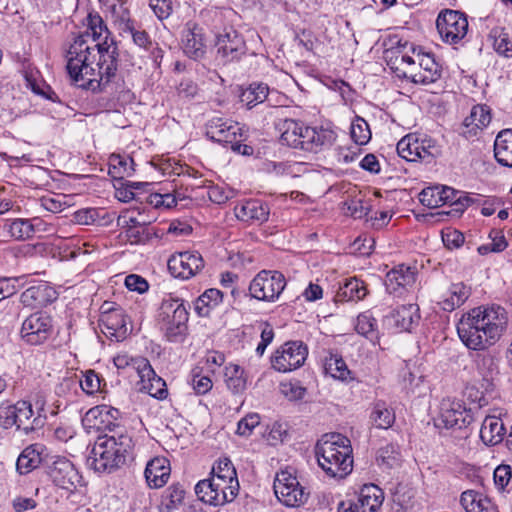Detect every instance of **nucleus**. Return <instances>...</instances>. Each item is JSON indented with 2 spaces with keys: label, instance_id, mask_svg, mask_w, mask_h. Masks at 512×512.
Instances as JSON below:
<instances>
[{
  "label": "nucleus",
  "instance_id": "dca6fc26",
  "mask_svg": "<svg viewBox=\"0 0 512 512\" xmlns=\"http://www.w3.org/2000/svg\"><path fill=\"white\" fill-rule=\"evenodd\" d=\"M472 420L471 410L467 409L462 402L451 399L442 400L438 417L439 427L462 429L467 427Z\"/></svg>",
  "mask_w": 512,
  "mask_h": 512
},
{
  "label": "nucleus",
  "instance_id": "bf43d9fd",
  "mask_svg": "<svg viewBox=\"0 0 512 512\" xmlns=\"http://www.w3.org/2000/svg\"><path fill=\"white\" fill-rule=\"evenodd\" d=\"M148 360L144 357H131L127 353L117 354L113 358V363L117 369H125L131 367L137 374L147 365Z\"/></svg>",
  "mask_w": 512,
  "mask_h": 512
},
{
  "label": "nucleus",
  "instance_id": "7c9ffc66",
  "mask_svg": "<svg viewBox=\"0 0 512 512\" xmlns=\"http://www.w3.org/2000/svg\"><path fill=\"white\" fill-rule=\"evenodd\" d=\"M477 373L486 382V387L493 385L499 375L498 359L489 352L477 353L475 356Z\"/></svg>",
  "mask_w": 512,
  "mask_h": 512
},
{
  "label": "nucleus",
  "instance_id": "393cba45",
  "mask_svg": "<svg viewBox=\"0 0 512 512\" xmlns=\"http://www.w3.org/2000/svg\"><path fill=\"white\" fill-rule=\"evenodd\" d=\"M170 462L166 457H154L148 461L144 471L147 485L152 489L162 488L169 480Z\"/></svg>",
  "mask_w": 512,
  "mask_h": 512
},
{
  "label": "nucleus",
  "instance_id": "4c0bfd02",
  "mask_svg": "<svg viewBox=\"0 0 512 512\" xmlns=\"http://www.w3.org/2000/svg\"><path fill=\"white\" fill-rule=\"evenodd\" d=\"M418 310L416 304L401 305L393 310L391 318L398 329L410 331L413 324L419 320Z\"/></svg>",
  "mask_w": 512,
  "mask_h": 512
},
{
  "label": "nucleus",
  "instance_id": "58836bf2",
  "mask_svg": "<svg viewBox=\"0 0 512 512\" xmlns=\"http://www.w3.org/2000/svg\"><path fill=\"white\" fill-rule=\"evenodd\" d=\"M395 412L383 400H377L373 403L370 413V420L373 425L379 429H388L395 422Z\"/></svg>",
  "mask_w": 512,
  "mask_h": 512
},
{
  "label": "nucleus",
  "instance_id": "f03ea898",
  "mask_svg": "<svg viewBox=\"0 0 512 512\" xmlns=\"http://www.w3.org/2000/svg\"><path fill=\"white\" fill-rule=\"evenodd\" d=\"M506 325L507 315L503 308L479 306L462 315L457 333L468 349L484 351L500 339Z\"/></svg>",
  "mask_w": 512,
  "mask_h": 512
},
{
  "label": "nucleus",
  "instance_id": "864d4df0",
  "mask_svg": "<svg viewBox=\"0 0 512 512\" xmlns=\"http://www.w3.org/2000/svg\"><path fill=\"white\" fill-rule=\"evenodd\" d=\"M355 329L373 342L378 339L377 321L369 311L357 316Z\"/></svg>",
  "mask_w": 512,
  "mask_h": 512
},
{
  "label": "nucleus",
  "instance_id": "5fc2aeb1",
  "mask_svg": "<svg viewBox=\"0 0 512 512\" xmlns=\"http://www.w3.org/2000/svg\"><path fill=\"white\" fill-rule=\"evenodd\" d=\"M351 139L359 146L367 144L371 139L368 123L360 116H356L350 127Z\"/></svg>",
  "mask_w": 512,
  "mask_h": 512
},
{
  "label": "nucleus",
  "instance_id": "e2e57ef3",
  "mask_svg": "<svg viewBox=\"0 0 512 512\" xmlns=\"http://www.w3.org/2000/svg\"><path fill=\"white\" fill-rule=\"evenodd\" d=\"M419 144V160H431L440 154L439 146L436 141L430 137H418Z\"/></svg>",
  "mask_w": 512,
  "mask_h": 512
},
{
  "label": "nucleus",
  "instance_id": "8fccbe9b",
  "mask_svg": "<svg viewBox=\"0 0 512 512\" xmlns=\"http://www.w3.org/2000/svg\"><path fill=\"white\" fill-rule=\"evenodd\" d=\"M111 12L114 22L118 25V28L122 33L136 25V21L131 18V13L126 6L125 0H117V4H112Z\"/></svg>",
  "mask_w": 512,
  "mask_h": 512
},
{
  "label": "nucleus",
  "instance_id": "9b49d317",
  "mask_svg": "<svg viewBox=\"0 0 512 512\" xmlns=\"http://www.w3.org/2000/svg\"><path fill=\"white\" fill-rule=\"evenodd\" d=\"M167 267L174 278L189 280L204 269L205 261L201 253L196 250L181 251L169 257Z\"/></svg>",
  "mask_w": 512,
  "mask_h": 512
},
{
  "label": "nucleus",
  "instance_id": "72a5a7b5",
  "mask_svg": "<svg viewBox=\"0 0 512 512\" xmlns=\"http://www.w3.org/2000/svg\"><path fill=\"white\" fill-rule=\"evenodd\" d=\"M494 156L500 165L512 168V129L498 133L494 142Z\"/></svg>",
  "mask_w": 512,
  "mask_h": 512
},
{
  "label": "nucleus",
  "instance_id": "a18cd8bd",
  "mask_svg": "<svg viewBox=\"0 0 512 512\" xmlns=\"http://www.w3.org/2000/svg\"><path fill=\"white\" fill-rule=\"evenodd\" d=\"M224 378L227 388L233 394L242 393L246 389L244 370L239 365L229 364L225 367Z\"/></svg>",
  "mask_w": 512,
  "mask_h": 512
},
{
  "label": "nucleus",
  "instance_id": "0eeeda50",
  "mask_svg": "<svg viewBox=\"0 0 512 512\" xmlns=\"http://www.w3.org/2000/svg\"><path fill=\"white\" fill-rule=\"evenodd\" d=\"M273 489L277 499L283 505L292 508L304 505L310 495L297 477L288 470H281L276 474Z\"/></svg>",
  "mask_w": 512,
  "mask_h": 512
},
{
  "label": "nucleus",
  "instance_id": "f3484780",
  "mask_svg": "<svg viewBox=\"0 0 512 512\" xmlns=\"http://www.w3.org/2000/svg\"><path fill=\"white\" fill-rule=\"evenodd\" d=\"M243 128L236 121L224 117H214L206 124V136L224 146L237 143Z\"/></svg>",
  "mask_w": 512,
  "mask_h": 512
},
{
  "label": "nucleus",
  "instance_id": "338daca9",
  "mask_svg": "<svg viewBox=\"0 0 512 512\" xmlns=\"http://www.w3.org/2000/svg\"><path fill=\"white\" fill-rule=\"evenodd\" d=\"M419 201L428 208H438L442 206L439 187H428L419 194Z\"/></svg>",
  "mask_w": 512,
  "mask_h": 512
},
{
  "label": "nucleus",
  "instance_id": "6e6552de",
  "mask_svg": "<svg viewBox=\"0 0 512 512\" xmlns=\"http://www.w3.org/2000/svg\"><path fill=\"white\" fill-rule=\"evenodd\" d=\"M467 15L458 10L444 9L436 19V28L442 41L449 45L459 44L468 33Z\"/></svg>",
  "mask_w": 512,
  "mask_h": 512
},
{
  "label": "nucleus",
  "instance_id": "a19ab883",
  "mask_svg": "<svg viewBox=\"0 0 512 512\" xmlns=\"http://www.w3.org/2000/svg\"><path fill=\"white\" fill-rule=\"evenodd\" d=\"M39 223L37 218L30 219H15L4 225V229L8 231L11 237L17 240H24L31 238L36 231V224Z\"/></svg>",
  "mask_w": 512,
  "mask_h": 512
},
{
  "label": "nucleus",
  "instance_id": "9d476101",
  "mask_svg": "<svg viewBox=\"0 0 512 512\" xmlns=\"http://www.w3.org/2000/svg\"><path fill=\"white\" fill-rule=\"evenodd\" d=\"M236 486L219 481L215 477L200 480L195 486L198 498L209 505L222 506L232 502L238 494Z\"/></svg>",
  "mask_w": 512,
  "mask_h": 512
},
{
  "label": "nucleus",
  "instance_id": "0e129e2a",
  "mask_svg": "<svg viewBox=\"0 0 512 512\" xmlns=\"http://www.w3.org/2000/svg\"><path fill=\"white\" fill-rule=\"evenodd\" d=\"M512 468L508 464H500L494 470V483L498 490L504 492L511 480Z\"/></svg>",
  "mask_w": 512,
  "mask_h": 512
},
{
  "label": "nucleus",
  "instance_id": "e433bc0d",
  "mask_svg": "<svg viewBox=\"0 0 512 512\" xmlns=\"http://www.w3.org/2000/svg\"><path fill=\"white\" fill-rule=\"evenodd\" d=\"M185 490L179 483H173L168 486L162 496L159 504L160 512H174L184 503Z\"/></svg>",
  "mask_w": 512,
  "mask_h": 512
},
{
  "label": "nucleus",
  "instance_id": "a211bd4d",
  "mask_svg": "<svg viewBox=\"0 0 512 512\" xmlns=\"http://www.w3.org/2000/svg\"><path fill=\"white\" fill-rule=\"evenodd\" d=\"M417 69L410 68L408 73L409 80L415 84L429 85L437 82L442 75V67L436 61L431 53L417 54Z\"/></svg>",
  "mask_w": 512,
  "mask_h": 512
},
{
  "label": "nucleus",
  "instance_id": "423d86ee",
  "mask_svg": "<svg viewBox=\"0 0 512 512\" xmlns=\"http://www.w3.org/2000/svg\"><path fill=\"white\" fill-rule=\"evenodd\" d=\"M285 276L277 270H261L252 279L249 285V293L252 298L275 302L286 287Z\"/></svg>",
  "mask_w": 512,
  "mask_h": 512
},
{
  "label": "nucleus",
  "instance_id": "cd10ccee",
  "mask_svg": "<svg viewBox=\"0 0 512 512\" xmlns=\"http://www.w3.org/2000/svg\"><path fill=\"white\" fill-rule=\"evenodd\" d=\"M17 414V429H22L25 434H28L38 428H41L45 423V415L38 412V415L33 419V409L30 402L18 401L15 404Z\"/></svg>",
  "mask_w": 512,
  "mask_h": 512
},
{
  "label": "nucleus",
  "instance_id": "b1692460",
  "mask_svg": "<svg viewBox=\"0 0 512 512\" xmlns=\"http://www.w3.org/2000/svg\"><path fill=\"white\" fill-rule=\"evenodd\" d=\"M384 501L383 490L375 484H365L358 495L357 501L347 500L356 507L354 512H379Z\"/></svg>",
  "mask_w": 512,
  "mask_h": 512
},
{
  "label": "nucleus",
  "instance_id": "09e8293b",
  "mask_svg": "<svg viewBox=\"0 0 512 512\" xmlns=\"http://www.w3.org/2000/svg\"><path fill=\"white\" fill-rule=\"evenodd\" d=\"M397 153L398 155L409 162H414L419 160V144L418 137L413 134H408L404 136L397 143Z\"/></svg>",
  "mask_w": 512,
  "mask_h": 512
},
{
  "label": "nucleus",
  "instance_id": "c9c22d12",
  "mask_svg": "<svg viewBox=\"0 0 512 512\" xmlns=\"http://www.w3.org/2000/svg\"><path fill=\"white\" fill-rule=\"evenodd\" d=\"M323 368L325 374L330 375L334 379L348 382L353 380L352 372L349 370L347 364L342 356L334 353H329L323 360Z\"/></svg>",
  "mask_w": 512,
  "mask_h": 512
},
{
  "label": "nucleus",
  "instance_id": "f8f14e48",
  "mask_svg": "<svg viewBox=\"0 0 512 512\" xmlns=\"http://www.w3.org/2000/svg\"><path fill=\"white\" fill-rule=\"evenodd\" d=\"M308 355V348L302 341H288L275 351L271 365L278 372H290L301 367Z\"/></svg>",
  "mask_w": 512,
  "mask_h": 512
},
{
  "label": "nucleus",
  "instance_id": "603ef678",
  "mask_svg": "<svg viewBox=\"0 0 512 512\" xmlns=\"http://www.w3.org/2000/svg\"><path fill=\"white\" fill-rule=\"evenodd\" d=\"M495 51L506 58L512 57V43L504 28L495 27L489 33Z\"/></svg>",
  "mask_w": 512,
  "mask_h": 512
},
{
  "label": "nucleus",
  "instance_id": "4be33fe9",
  "mask_svg": "<svg viewBox=\"0 0 512 512\" xmlns=\"http://www.w3.org/2000/svg\"><path fill=\"white\" fill-rule=\"evenodd\" d=\"M491 121L490 109L486 105H475L460 126L459 134L472 141L478 137Z\"/></svg>",
  "mask_w": 512,
  "mask_h": 512
},
{
  "label": "nucleus",
  "instance_id": "2f4dec72",
  "mask_svg": "<svg viewBox=\"0 0 512 512\" xmlns=\"http://www.w3.org/2000/svg\"><path fill=\"white\" fill-rule=\"evenodd\" d=\"M366 295L367 288L364 282L357 278H349L340 284L334 299L336 302L359 301Z\"/></svg>",
  "mask_w": 512,
  "mask_h": 512
},
{
  "label": "nucleus",
  "instance_id": "6e6d98bb",
  "mask_svg": "<svg viewBox=\"0 0 512 512\" xmlns=\"http://www.w3.org/2000/svg\"><path fill=\"white\" fill-rule=\"evenodd\" d=\"M86 178H89V176L66 173V191L71 190V193L66 194V210L74 205V203L71 202L74 196L81 195L87 190L86 185L80 183V181Z\"/></svg>",
  "mask_w": 512,
  "mask_h": 512
},
{
  "label": "nucleus",
  "instance_id": "3c124183",
  "mask_svg": "<svg viewBox=\"0 0 512 512\" xmlns=\"http://www.w3.org/2000/svg\"><path fill=\"white\" fill-rule=\"evenodd\" d=\"M41 462L40 453L33 447L25 448L17 459L16 467L20 474H28Z\"/></svg>",
  "mask_w": 512,
  "mask_h": 512
},
{
  "label": "nucleus",
  "instance_id": "7ed1b4c3",
  "mask_svg": "<svg viewBox=\"0 0 512 512\" xmlns=\"http://www.w3.org/2000/svg\"><path fill=\"white\" fill-rule=\"evenodd\" d=\"M133 446L127 429L112 431V434L97 437L88 461L95 471L111 473L126 463Z\"/></svg>",
  "mask_w": 512,
  "mask_h": 512
},
{
  "label": "nucleus",
  "instance_id": "5701e85b",
  "mask_svg": "<svg viewBox=\"0 0 512 512\" xmlns=\"http://www.w3.org/2000/svg\"><path fill=\"white\" fill-rule=\"evenodd\" d=\"M238 220L247 224L261 225L266 222L270 215V207L259 199H249L238 203L234 208Z\"/></svg>",
  "mask_w": 512,
  "mask_h": 512
},
{
  "label": "nucleus",
  "instance_id": "4d7b16f0",
  "mask_svg": "<svg viewBox=\"0 0 512 512\" xmlns=\"http://www.w3.org/2000/svg\"><path fill=\"white\" fill-rule=\"evenodd\" d=\"M66 477H68V482L70 486L66 485V491L70 492V496H81L83 497L82 492L78 491V487H82L83 478L79 475V472L76 468V463L73 460L66 459Z\"/></svg>",
  "mask_w": 512,
  "mask_h": 512
},
{
  "label": "nucleus",
  "instance_id": "f257e3e1",
  "mask_svg": "<svg viewBox=\"0 0 512 512\" xmlns=\"http://www.w3.org/2000/svg\"><path fill=\"white\" fill-rule=\"evenodd\" d=\"M70 21L76 28L81 24L85 30L71 32L72 42L66 49V72L75 86L102 91L118 70L117 42L95 11L77 9Z\"/></svg>",
  "mask_w": 512,
  "mask_h": 512
},
{
  "label": "nucleus",
  "instance_id": "1a4fd4ad",
  "mask_svg": "<svg viewBox=\"0 0 512 512\" xmlns=\"http://www.w3.org/2000/svg\"><path fill=\"white\" fill-rule=\"evenodd\" d=\"M125 311L115 303L105 302L101 306L99 326L102 333L111 341L121 342L129 334Z\"/></svg>",
  "mask_w": 512,
  "mask_h": 512
},
{
  "label": "nucleus",
  "instance_id": "39448f33",
  "mask_svg": "<svg viewBox=\"0 0 512 512\" xmlns=\"http://www.w3.org/2000/svg\"><path fill=\"white\" fill-rule=\"evenodd\" d=\"M160 325L170 342H182L187 335L189 313L178 299L164 300L160 308Z\"/></svg>",
  "mask_w": 512,
  "mask_h": 512
},
{
  "label": "nucleus",
  "instance_id": "aec40b11",
  "mask_svg": "<svg viewBox=\"0 0 512 512\" xmlns=\"http://www.w3.org/2000/svg\"><path fill=\"white\" fill-rule=\"evenodd\" d=\"M416 268L399 264L391 269L385 276V287L389 294L402 296L408 287L416 281Z\"/></svg>",
  "mask_w": 512,
  "mask_h": 512
},
{
  "label": "nucleus",
  "instance_id": "774afa93",
  "mask_svg": "<svg viewBox=\"0 0 512 512\" xmlns=\"http://www.w3.org/2000/svg\"><path fill=\"white\" fill-rule=\"evenodd\" d=\"M281 392L290 401L302 400L306 394V388L300 382H286L281 384Z\"/></svg>",
  "mask_w": 512,
  "mask_h": 512
},
{
  "label": "nucleus",
  "instance_id": "79ce46f5",
  "mask_svg": "<svg viewBox=\"0 0 512 512\" xmlns=\"http://www.w3.org/2000/svg\"><path fill=\"white\" fill-rule=\"evenodd\" d=\"M269 94V87L267 84L254 82L249 85L240 94V101L247 108L251 109L254 106L263 103Z\"/></svg>",
  "mask_w": 512,
  "mask_h": 512
},
{
  "label": "nucleus",
  "instance_id": "ddd939ff",
  "mask_svg": "<svg viewBox=\"0 0 512 512\" xmlns=\"http://www.w3.org/2000/svg\"><path fill=\"white\" fill-rule=\"evenodd\" d=\"M52 318L42 312H34L26 317L20 329L21 339L29 345H40L53 334Z\"/></svg>",
  "mask_w": 512,
  "mask_h": 512
},
{
  "label": "nucleus",
  "instance_id": "13d9d810",
  "mask_svg": "<svg viewBox=\"0 0 512 512\" xmlns=\"http://www.w3.org/2000/svg\"><path fill=\"white\" fill-rule=\"evenodd\" d=\"M98 217V211L95 208H81L66 212V220L73 225H90Z\"/></svg>",
  "mask_w": 512,
  "mask_h": 512
},
{
  "label": "nucleus",
  "instance_id": "c756f323",
  "mask_svg": "<svg viewBox=\"0 0 512 512\" xmlns=\"http://www.w3.org/2000/svg\"><path fill=\"white\" fill-rule=\"evenodd\" d=\"M506 429L503 421L496 416H486L480 428V438L487 446H495L504 439Z\"/></svg>",
  "mask_w": 512,
  "mask_h": 512
},
{
  "label": "nucleus",
  "instance_id": "4468645a",
  "mask_svg": "<svg viewBox=\"0 0 512 512\" xmlns=\"http://www.w3.org/2000/svg\"><path fill=\"white\" fill-rule=\"evenodd\" d=\"M217 59L222 64L239 60L246 54V44L241 34L232 27L225 28L216 38Z\"/></svg>",
  "mask_w": 512,
  "mask_h": 512
},
{
  "label": "nucleus",
  "instance_id": "20e7f679",
  "mask_svg": "<svg viewBox=\"0 0 512 512\" xmlns=\"http://www.w3.org/2000/svg\"><path fill=\"white\" fill-rule=\"evenodd\" d=\"M352 452L350 440L340 433L324 434L315 445L318 465L333 478L342 479L352 472Z\"/></svg>",
  "mask_w": 512,
  "mask_h": 512
},
{
  "label": "nucleus",
  "instance_id": "052dcab7",
  "mask_svg": "<svg viewBox=\"0 0 512 512\" xmlns=\"http://www.w3.org/2000/svg\"><path fill=\"white\" fill-rule=\"evenodd\" d=\"M126 234L132 243H146L152 236L159 237L156 232H152V228L145 225H130Z\"/></svg>",
  "mask_w": 512,
  "mask_h": 512
},
{
  "label": "nucleus",
  "instance_id": "ea45409f",
  "mask_svg": "<svg viewBox=\"0 0 512 512\" xmlns=\"http://www.w3.org/2000/svg\"><path fill=\"white\" fill-rule=\"evenodd\" d=\"M223 293L215 288L207 289L202 295H200L195 303V312L200 317L209 316L211 310L222 302Z\"/></svg>",
  "mask_w": 512,
  "mask_h": 512
},
{
  "label": "nucleus",
  "instance_id": "c03bdc74",
  "mask_svg": "<svg viewBox=\"0 0 512 512\" xmlns=\"http://www.w3.org/2000/svg\"><path fill=\"white\" fill-rule=\"evenodd\" d=\"M134 171V161L131 157L111 155L108 173L112 178L123 179L124 177L131 176Z\"/></svg>",
  "mask_w": 512,
  "mask_h": 512
},
{
  "label": "nucleus",
  "instance_id": "49530a36",
  "mask_svg": "<svg viewBox=\"0 0 512 512\" xmlns=\"http://www.w3.org/2000/svg\"><path fill=\"white\" fill-rule=\"evenodd\" d=\"M302 123L294 119H285L283 121L280 136V141L283 145L297 149V146L300 145L299 135H301Z\"/></svg>",
  "mask_w": 512,
  "mask_h": 512
},
{
  "label": "nucleus",
  "instance_id": "2eb2a0df",
  "mask_svg": "<svg viewBox=\"0 0 512 512\" xmlns=\"http://www.w3.org/2000/svg\"><path fill=\"white\" fill-rule=\"evenodd\" d=\"M297 149L318 153L329 149L336 141L337 134L330 127H309L302 123L301 135H299Z\"/></svg>",
  "mask_w": 512,
  "mask_h": 512
},
{
  "label": "nucleus",
  "instance_id": "473e14b6",
  "mask_svg": "<svg viewBox=\"0 0 512 512\" xmlns=\"http://www.w3.org/2000/svg\"><path fill=\"white\" fill-rule=\"evenodd\" d=\"M25 86L29 88L35 95L50 99L49 92L51 88L43 80L40 71L30 63H24L22 68Z\"/></svg>",
  "mask_w": 512,
  "mask_h": 512
},
{
  "label": "nucleus",
  "instance_id": "69168bd1",
  "mask_svg": "<svg viewBox=\"0 0 512 512\" xmlns=\"http://www.w3.org/2000/svg\"><path fill=\"white\" fill-rule=\"evenodd\" d=\"M149 6L160 21L169 18L174 10L173 0H149Z\"/></svg>",
  "mask_w": 512,
  "mask_h": 512
},
{
  "label": "nucleus",
  "instance_id": "37998d69",
  "mask_svg": "<svg viewBox=\"0 0 512 512\" xmlns=\"http://www.w3.org/2000/svg\"><path fill=\"white\" fill-rule=\"evenodd\" d=\"M212 477L219 479L239 490L236 469L229 458H220L212 467Z\"/></svg>",
  "mask_w": 512,
  "mask_h": 512
},
{
  "label": "nucleus",
  "instance_id": "de8ad7c7",
  "mask_svg": "<svg viewBox=\"0 0 512 512\" xmlns=\"http://www.w3.org/2000/svg\"><path fill=\"white\" fill-rule=\"evenodd\" d=\"M379 466L392 469L398 467L402 461L399 447L395 444H387L381 447L376 456Z\"/></svg>",
  "mask_w": 512,
  "mask_h": 512
},
{
  "label": "nucleus",
  "instance_id": "c85d7f7f",
  "mask_svg": "<svg viewBox=\"0 0 512 512\" xmlns=\"http://www.w3.org/2000/svg\"><path fill=\"white\" fill-rule=\"evenodd\" d=\"M470 295L471 287L463 282L452 283L438 305L443 311L452 312L463 305Z\"/></svg>",
  "mask_w": 512,
  "mask_h": 512
},
{
  "label": "nucleus",
  "instance_id": "a878e982",
  "mask_svg": "<svg viewBox=\"0 0 512 512\" xmlns=\"http://www.w3.org/2000/svg\"><path fill=\"white\" fill-rule=\"evenodd\" d=\"M56 299V291L47 283H39L22 292L20 302L30 308L46 306Z\"/></svg>",
  "mask_w": 512,
  "mask_h": 512
},
{
  "label": "nucleus",
  "instance_id": "412c9836",
  "mask_svg": "<svg viewBox=\"0 0 512 512\" xmlns=\"http://www.w3.org/2000/svg\"><path fill=\"white\" fill-rule=\"evenodd\" d=\"M182 48L185 55L193 60L204 58L207 50L203 28L189 21L185 24L182 36Z\"/></svg>",
  "mask_w": 512,
  "mask_h": 512
},
{
  "label": "nucleus",
  "instance_id": "f704fd0d",
  "mask_svg": "<svg viewBox=\"0 0 512 512\" xmlns=\"http://www.w3.org/2000/svg\"><path fill=\"white\" fill-rule=\"evenodd\" d=\"M460 502L466 512H496L491 500L474 490L464 491Z\"/></svg>",
  "mask_w": 512,
  "mask_h": 512
},
{
  "label": "nucleus",
  "instance_id": "6ab92c4d",
  "mask_svg": "<svg viewBox=\"0 0 512 512\" xmlns=\"http://www.w3.org/2000/svg\"><path fill=\"white\" fill-rule=\"evenodd\" d=\"M120 411L109 405H99L91 408L86 413L85 419L97 430L104 434H112V431L126 429L119 422Z\"/></svg>",
  "mask_w": 512,
  "mask_h": 512
},
{
  "label": "nucleus",
  "instance_id": "bb28decb",
  "mask_svg": "<svg viewBox=\"0 0 512 512\" xmlns=\"http://www.w3.org/2000/svg\"><path fill=\"white\" fill-rule=\"evenodd\" d=\"M141 383V390L147 392L149 395L156 399H165L168 395V390L165 381L159 377L150 362L138 374Z\"/></svg>",
  "mask_w": 512,
  "mask_h": 512
},
{
  "label": "nucleus",
  "instance_id": "680f3d73",
  "mask_svg": "<svg viewBox=\"0 0 512 512\" xmlns=\"http://www.w3.org/2000/svg\"><path fill=\"white\" fill-rule=\"evenodd\" d=\"M401 56H403V53L399 49L387 51V65L399 78L409 80L408 73L406 74L409 69H405V64L404 61H401Z\"/></svg>",
  "mask_w": 512,
  "mask_h": 512
}]
</instances>
